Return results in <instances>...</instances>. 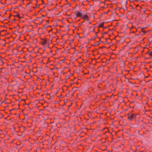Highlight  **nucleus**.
<instances>
[{
    "label": "nucleus",
    "mask_w": 152,
    "mask_h": 152,
    "mask_svg": "<svg viewBox=\"0 0 152 152\" xmlns=\"http://www.w3.org/2000/svg\"><path fill=\"white\" fill-rule=\"evenodd\" d=\"M11 74L15 76H17L18 75H23V67L19 66L12 68L11 70Z\"/></svg>",
    "instance_id": "1"
},
{
    "label": "nucleus",
    "mask_w": 152,
    "mask_h": 152,
    "mask_svg": "<svg viewBox=\"0 0 152 152\" xmlns=\"http://www.w3.org/2000/svg\"><path fill=\"white\" fill-rule=\"evenodd\" d=\"M41 41L40 42V43L44 45H48V43L47 42L46 40V37H44L43 38H41Z\"/></svg>",
    "instance_id": "5"
},
{
    "label": "nucleus",
    "mask_w": 152,
    "mask_h": 152,
    "mask_svg": "<svg viewBox=\"0 0 152 152\" xmlns=\"http://www.w3.org/2000/svg\"><path fill=\"white\" fill-rule=\"evenodd\" d=\"M130 32L132 33H134L137 31V29L133 26H132L131 28H130Z\"/></svg>",
    "instance_id": "7"
},
{
    "label": "nucleus",
    "mask_w": 152,
    "mask_h": 152,
    "mask_svg": "<svg viewBox=\"0 0 152 152\" xmlns=\"http://www.w3.org/2000/svg\"><path fill=\"white\" fill-rule=\"evenodd\" d=\"M136 115H128L127 118L130 121L132 120V119L135 117Z\"/></svg>",
    "instance_id": "6"
},
{
    "label": "nucleus",
    "mask_w": 152,
    "mask_h": 152,
    "mask_svg": "<svg viewBox=\"0 0 152 152\" xmlns=\"http://www.w3.org/2000/svg\"><path fill=\"white\" fill-rule=\"evenodd\" d=\"M88 115L89 117H90L91 116V115Z\"/></svg>",
    "instance_id": "15"
},
{
    "label": "nucleus",
    "mask_w": 152,
    "mask_h": 152,
    "mask_svg": "<svg viewBox=\"0 0 152 152\" xmlns=\"http://www.w3.org/2000/svg\"><path fill=\"white\" fill-rule=\"evenodd\" d=\"M141 32H142L143 33V34H145L146 32L144 30V28H142L141 29Z\"/></svg>",
    "instance_id": "11"
},
{
    "label": "nucleus",
    "mask_w": 152,
    "mask_h": 152,
    "mask_svg": "<svg viewBox=\"0 0 152 152\" xmlns=\"http://www.w3.org/2000/svg\"><path fill=\"white\" fill-rule=\"evenodd\" d=\"M16 16L18 17L19 18H21V16H20V15L19 14H18L16 15Z\"/></svg>",
    "instance_id": "12"
},
{
    "label": "nucleus",
    "mask_w": 152,
    "mask_h": 152,
    "mask_svg": "<svg viewBox=\"0 0 152 152\" xmlns=\"http://www.w3.org/2000/svg\"><path fill=\"white\" fill-rule=\"evenodd\" d=\"M16 49H13V51H16Z\"/></svg>",
    "instance_id": "16"
},
{
    "label": "nucleus",
    "mask_w": 152,
    "mask_h": 152,
    "mask_svg": "<svg viewBox=\"0 0 152 152\" xmlns=\"http://www.w3.org/2000/svg\"><path fill=\"white\" fill-rule=\"evenodd\" d=\"M81 18L84 19V20H86L90 23H91V22L90 21V20L87 14H85L84 15H83Z\"/></svg>",
    "instance_id": "4"
},
{
    "label": "nucleus",
    "mask_w": 152,
    "mask_h": 152,
    "mask_svg": "<svg viewBox=\"0 0 152 152\" xmlns=\"http://www.w3.org/2000/svg\"><path fill=\"white\" fill-rule=\"evenodd\" d=\"M23 58L27 62H31V61L32 57L29 54H26L23 56Z\"/></svg>",
    "instance_id": "2"
},
{
    "label": "nucleus",
    "mask_w": 152,
    "mask_h": 152,
    "mask_svg": "<svg viewBox=\"0 0 152 152\" xmlns=\"http://www.w3.org/2000/svg\"><path fill=\"white\" fill-rule=\"evenodd\" d=\"M52 50H50V52L51 53H52Z\"/></svg>",
    "instance_id": "14"
},
{
    "label": "nucleus",
    "mask_w": 152,
    "mask_h": 152,
    "mask_svg": "<svg viewBox=\"0 0 152 152\" xmlns=\"http://www.w3.org/2000/svg\"><path fill=\"white\" fill-rule=\"evenodd\" d=\"M75 14L76 17H79L81 18L83 15V12L81 10H78L75 11Z\"/></svg>",
    "instance_id": "3"
},
{
    "label": "nucleus",
    "mask_w": 152,
    "mask_h": 152,
    "mask_svg": "<svg viewBox=\"0 0 152 152\" xmlns=\"http://www.w3.org/2000/svg\"><path fill=\"white\" fill-rule=\"evenodd\" d=\"M104 24V22H102L101 23H100L98 26V28H99L101 27H103V25Z\"/></svg>",
    "instance_id": "10"
},
{
    "label": "nucleus",
    "mask_w": 152,
    "mask_h": 152,
    "mask_svg": "<svg viewBox=\"0 0 152 152\" xmlns=\"http://www.w3.org/2000/svg\"><path fill=\"white\" fill-rule=\"evenodd\" d=\"M146 54H148L150 58H152V51H150L148 50Z\"/></svg>",
    "instance_id": "8"
},
{
    "label": "nucleus",
    "mask_w": 152,
    "mask_h": 152,
    "mask_svg": "<svg viewBox=\"0 0 152 152\" xmlns=\"http://www.w3.org/2000/svg\"><path fill=\"white\" fill-rule=\"evenodd\" d=\"M11 83L12 84H13V86H16L18 84L17 82L15 80L12 81Z\"/></svg>",
    "instance_id": "9"
},
{
    "label": "nucleus",
    "mask_w": 152,
    "mask_h": 152,
    "mask_svg": "<svg viewBox=\"0 0 152 152\" xmlns=\"http://www.w3.org/2000/svg\"><path fill=\"white\" fill-rule=\"evenodd\" d=\"M7 98H5L4 101H3L2 102L5 103L6 104L7 103L6 102V101L7 100Z\"/></svg>",
    "instance_id": "13"
},
{
    "label": "nucleus",
    "mask_w": 152,
    "mask_h": 152,
    "mask_svg": "<svg viewBox=\"0 0 152 152\" xmlns=\"http://www.w3.org/2000/svg\"><path fill=\"white\" fill-rule=\"evenodd\" d=\"M66 116H67V115H65V117H66Z\"/></svg>",
    "instance_id": "19"
},
{
    "label": "nucleus",
    "mask_w": 152,
    "mask_h": 152,
    "mask_svg": "<svg viewBox=\"0 0 152 152\" xmlns=\"http://www.w3.org/2000/svg\"><path fill=\"white\" fill-rule=\"evenodd\" d=\"M100 114H102V113H100Z\"/></svg>",
    "instance_id": "18"
},
{
    "label": "nucleus",
    "mask_w": 152,
    "mask_h": 152,
    "mask_svg": "<svg viewBox=\"0 0 152 152\" xmlns=\"http://www.w3.org/2000/svg\"><path fill=\"white\" fill-rule=\"evenodd\" d=\"M2 69V68H0V70H1Z\"/></svg>",
    "instance_id": "17"
}]
</instances>
